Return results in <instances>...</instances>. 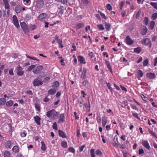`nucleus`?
Masks as SVG:
<instances>
[{"instance_id": "36", "label": "nucleus", "mask_w": 157, "mask_h": 157, "mask_svg": "<svg viewBox=\"0 0 157 157\" xmlns=\"http://www.w3.org/2000/svg\"><path fill=\"white\" fill-rule=\"evenodd\" d=\"M61 146L64 148H66L67 147V143L66 141H63L61 143Z\"/></svg>"}, {"instance_id": "16", "label": "nucleus", "mask_w": 157, "mask_h": 157, "mask_svg": "<svg viewBox=\"0 0 157 157\" xmlns=\"http://www.w3.org/2000/svg\"><path fill=\"white\" fill-rule=\"evenodd\" d=\"M59 136L62 137V138H66L67 136L65 134L64 132L62 131L59 130L58 131Z\"/></svg>"}, {"instance_id": "42", "label": "nucleus", "mask_w": 157, "mask_h": 157, "mask_svg": "<svg viewBox=\"0 0 157 157\" xmlns=\"http://www.w3.org/2000/svg\"><path fill=\"white\" fill-rule=\"evenodd\" d=\"M68 150L69 152L72 153H75V149L73 147H69L68 148Z\"/></svg>"}, {"instance_id": "40", "label": "nucleus", "mask_w": 157, "mask_h": 157, "mask_svg": "<svg viewBox=\"0 0 157 157\" xmlns=\"http://www.w3.org/2000/svg\"><path fill=\"white\" fill-rule=\"evenodd\" d=\"M13 104V102L12 101L10 100L7 101L6 103V105L8 106L12 105Z\"/></svg>"}, {"instance_id": "56", "label": "nucleus", "mask_w": 157, "mask_h": 157, "mask_svg": "<svg viewBox=\"0 0 157 157\" xmlns=\"http://www.w3.org/2000/svg\"><path fill=\"white\" fill-rule=\"evenodd\" d=\"M97 121L98 123H100L101 122V117L100 116H97Z\"/></svg>"}, {"instance_id": "15", "label": "nucleus", "mask_w": 157, "mask_h": 157, "mask_svg": "<svg viewBox=\"0 0 157 157\" xmlns=\"http://www.w3.org/2000/svg\"><path fill=\"white\" fill-rule=\"evenodd\" d=\"M2 2L5 5V8L6 9H10V6L8 0H2Z\"/></svg>"}, {"instance_id": "54", "label": "nucleus", "mask_w": 157, "mask_h": 157, "mask_svg": "<svg viewBox=\"0 0 157 157\" xmlns=\"http://www.w3.org/2000/svg\"><path fill=\"white\" fill-rule=\"evenodd\" d=\"M141 13V11L140 10L138 11L137 13H136V18H138L140 16Z\"/></svg>"}, {"instance_id": "2", "label": "nucleus", "mask_w": 157, "mask_h": 157, "mask_svg": "<svg viewBox=\"0 0 157 157\" xmlns=\"http://www.w3.org/2000/svg\"><path fill=\"white\" fill-rule=\"evenodd\" d=\"M141 44L144 45L149 46L150 48L151 47V44L150 39L148 38H146L145 39H143L141 41Z\"/></svg>"}, {"instance_id": "60", "label": "nucleus", "mask_w": 157, "mask_h": 157, "mask_svg": "<svg viewBox=\"0 0 157 157\" xmlns=\"http://www.w3.org/2000/svg\"><path fill=\"white\" fill-rule=\"evenodd\" d=\"M88 84V82L86 81H84L82 82V84L85 86H86Z\"/></svg>"}, {"instance_id": "23", "label": "nucleus", "mask_w": 157, "mask_h": 157, "mask_svg": "<svg viewBox=\"0 0 157 157\" xmlns=\"http://www.w3.org/2000/svg\"><path fill=\"white\" fill-rule=\"evenodd\" d=\"M22 9V7L20 6H17L15 7V10L16 12L17 13H19L20 12Z\"/></svg>"}, {"instance_id": "25", "label": "nucleus", "mask_w": 157, "mask_h": 157, "mask_svg": "<svg viewBox=\"0 0 157 157\" xmlns=\"http://www.w3.org/2000/svg\"><path fill=\"white\" fill-rule=\"evenodd\" d=\"M12 150L15 153L18 152L19 151V148L18 146L16 145L13 146Z\"/></svg>"}, {"instance_id": "49", "label": "nucleus", "mask_w": 157, "mask_h": 157, "mask_svg": "<svg viewBox=\"0 0 157 157\" xmlns=\"http://www.w3.org/2000/svg\"><path fill=\"white\" fill-rule=\"evenodd\" d=\"M59 86V83L58 82H55L53 83V86L56 87Z\"/></svg>"}, {"instance_id": "13", "label": "nucleus", "mask_w": 157, "mask_h": 157, "mask_svg": "<svg viewBox=\"0 0 157 157\" xmlns=\"http://www.w3.org/2000/svg\"><path fill=\"white\" fill-rule=\"evenodd\" d=\"M65 116L64 113H62L60 115L58 122L60 123L61 122H63L64 121Z\"/></svg>"}, {"instance_id": "28", "label": "nucleus", "mask_w": 157, "mask_h": 157, "mask_svg": "<svg viewBox=\"0 0 157 157\" xmlns=\"http://www.w3.org/2000/svg\"><path fill=\"white\" fill-rule=\"evenodd\" d=\"M6 102V99L4 98H0V105H4L5 104Z\"/></svg>"}, {"instance_id": "18", "label": "nucleus", "mask_w": 157, "mask_h": 157, "mask_svg": "<svg viewBox=\"0 0 157 157\" xmlns=\"http://www.w3.org/2000/svg\"><path fill=\"white\" fill-rule=\"evenodd\" d=\"M12 146V144L10 141H7L5 145V147L7 149L10 148Z\"/></svg>"}, {"instance_id": "26", "label": "nucleus", "mask_w": 157, "mask_h": 157, "mask_svg": "<svg viewBox=\"0 0 157 157\" xmlns=\"http://www.w3.org/2000/svg\"><path fill=\"white\" fill-rule=\"evenodd\" d=\"M41 149L42 151H45L46 149V147L44 144V142L43 141H41Z\"/></svg>"}, {"instance_id": "24", "label": "nucleus", "mask_w": 157, "mask_h": 157, "mask_svg": "<svg viewBox=\"0 0 157 157\" xmlns=\"http://www.w3.org/2000/svg\"><path fill=\"white\" fill-rule=\"evenodd\" d=\"M86 69H84L82 71V79H85L86 78Z\"/></svg>"}, {"instance_id": "21", "label": "nucleus", "mask_w": 157, "mask_h": 157, "mask_svg": "<svg viewBox=\"0 0 157 157\" xmlns=\"http://www.w3.org/2000/svg\"><path fill=\"white\" fill-rule=\"evenodd\" d=\"M84 26V23L83 22L78 23L77 24L75 27L76 29H78L82 28Z\"/></svg>"}, {"instance_id": "48", "label": "nucleus", "mask_w": 157, "mask_h": 157, "mask_svg": "<svg viewBox=\"0 0 157 157\" xmlns=\"http://www.w3.org/2000/svg\"><path fill=\"white\" fill-rule=\"evenodd\" d=\"M105 63H106V64L107 67L109 69H111V71L112 70L111 69V66L110 64V63L107 60H105Z\"/></svg>"}, {"instance_id": "35", "label": "nucleus", "mask_w": 157, "mask_h": 157, "mask_svg": "<svg viewBox=\"0 0 157 157\" xmlns=\"http://www.w3.org/2000/svg\"><path fill=\"white\" fill-rule=\"evenodd\" d=\"M110 25L109 23H105V27L107 30H109L110 29Z\"/></svg>"}, {"instance_id": "11", "label": "nucleus", "mask_w": 157, "mask_h": 157, "mask_svg": "<svg viewBox=\"0 0 157 157\" xmlns=\"http://www.w3.org/2000/svg\"><path fill=\"white\" fill-rule=\"evenodd\" d=\"M142 144L144 147L148 149H149L150 148V147L147 141L143 140L142 142Z\"/></svg>"}, {"instance_id": "27", "label": "nucleus", "mask_w": 157, "mask_h": 157, "mask_svg": "<svg viewBox=\"0 0 157 157\" xmlns=\"http://www.w3.org/2000/svg\"><path fill=\"white\" fill-rule=\"evenodd\" d=\"M107 118L105 117H104L102 118V126L104 127L107 123Z\"/></svg>"}, {"instance_id": "45", "label": "nucleus", "mask_w": 157, "mask_h": 157, "mask_svg": "<svg viewBox=\"0 0 157 157\" xmlns=\"http://www.w3.org/2000/svg\"><path fill=\"white\" fill-rule=\"evenodd\" d=\"M157 17V13H153L151 16V18L153 20H155Z\"/></svg>"}, {"instance_id": "63", "label": "nucleus", "mask_w": 157, "mask_h": 157, "mask_svg": "<svg viewBox=\"0 0 157 157\" xmlns=\"http://www.w3.org/2000/svg\"><path fill=\"white\" fill-rule=\"evenodd\" d=\"M88 54L89 56L91 58L94 57L93 52H89Z\"/></svg>"}, {"instance_id": "50", "label": "nucleus", "mask_w": 157, "mask_h": 157, "mask_svg": "<svg viewBox=\"0 0 157 157\" xmlns=\"http://www.w3.org/2000/svg\"><path fill=\"white\" fill-rule=\"evenodd\" d=\"M52 128H53L56 130H57L58 128L57 126V123L56 122H55L52 125Z\"/></svg>"}, {"instance_id": "6", "label": "nucleus", "mask_w": 157, "mask_h": 157, "mask_svg": "<svg viewBox=\"0 0 157 157\" xmlns=\"http://www.w3.org/2000/svg\"><path fill=\"white\" fill-rule=\"evenodd\" d=\"M13 21L14 25L17 29L20 28L18 20L16 15H13Z\"/></svg>"}, {"instance_id": "53", "label": "nucleus", "mask_w": 157, "mask_h": 157, "mask_svg": "<svg viewBox=\"0 0 157 157\" xmlns=\"http://www.w3.org/2000/svg\"><path fill=\"white\" fill-rule=\"evenodd\" d=\"M85 147V145L84 144L79 147V151L81 152L82 151L84 148Z\"/></svg>"}, {"instance_id": "58", "label": "nucleus", "mask_w": 157, "mask_h": 157, "mask_svg": "<svg viewBox=\"0 0 157 157\" xmlns=\"http://www.w3.org/2000/svg\"><path fill=\"white\" fill-rule=\"evenodd\" d=\"M23 1L25 2V4L27 5H29L30 3V0H23Z\"/></svg>"}, {"instance_id": "8", "label": "nucleus", "mask_w": 157, "mask_h": 157, "mask_svg": "<svg viewBox=\"0 0 157 157\" xmlns=\"http://www.w3.org/2000/svg\"><path fill=\"white\" fill-rule=\"evenodd\" d=\"M43 68V67L42 65L38 66L33 70V72L34 74H37Z\"/></svg>"}, {"instance_id": "19", "label": "nucleus", "mask_w": 157, "mask_h": 157, "mask_svg": "<svg viewBox=\"0 0 157 157\" xmlns=\"http://www.w3.org/2000/svg\"><path fill=\"white\" fill-rule=\"evenodd\" d=\"M34 119L35 122L38 125L40 124V118L38 116H36L34 117Z\"/></svg>"}, {"instance_id": "14", "label": "nucleus", "mask_w": 157, "mask_h": 157, "mask_svg": "<svg viewBox=\"0 0 157 157\" xmlns=\"http://www.w3.org/2000/svg\"><path fill=\"white\" fill-rule=\"evenodd\" d=\"M56 89L53 88L49 90L48 91V95H53L56 93Z\"/></svg>"}, {"instance_id": "1", "label": "nucleus", "mask_w": 157, "mask_h": 157, "mask_svg": "<svg viewBox=\"0 0 157 157\" xmlns=\"http://www.w3.org/2000/svg\"><path fill=\"white\" fill-rule=\"evenodd\" d=\"M59 115V113L53 109L49 110L46 113L47 116L48 117L50 118L52 120L57 118Z\"/></svg>"}, {"instance_id": "41", "label": "nucleus", "mask_w": 157, "mask_h": 157, "mask_svg": "<svg viewBox=\"0 0 157 157\" xmlns=\"http://www.w3.org/2000/svg\"><path fill=\"white\" fill-rule=\"evenodd\" d=\"M141 51V49L140 48L138 47L134 49V52L137 53H139Z\"/></svg>"}, {"instance_id": "29", "label": "nucleus", "mask_w": 157, "mask_h": 157, "mask_svg": "<svg viewBox=\"0 0 157 157\" xmlns=\"http://www.w3.org/2000/svg\"><path fill=\"white\" fill-rule=\"evenodd\" d=\"M147 29L146 27H145L143 28L142 31L141 32V34L143 35H144L147 33Z\"/></svg>"}, {"instance_id": "55", "label": "nucleus", "mask_w": 157, "mask_h": 157, "mask_svg": "<svg viewBox=\"0 0 157 157\" xmlns=\"http://www.w3.org/2000/svg\"><path fill=\"white\" fill-rule=\"evenodd\" d=\"M132 115L133 116H134L136 118L139 120H140V118L139 117L138 114L136 113H132Z\"/></svg>"}, {"instance_id": "4", "label": "nucleus", "mask_w": 157, "mask_h": 157, "mask_svg": "<svg viewBox=\"0 0 157 157\" xmlns=\"http://www.w3.org/2000/svg\"><path fill=\"white\" fill-rule=\"evenodd\" d=\"M36 6L39 9L42 8L44 5V2L43 0H36Z\"/></svg>"}, {"instance_id": "3", "label": "nucleus", "mask_w": 157, "mask_h": 157, "mask_svg": "<svg viewBox=\"0 0 157 157\" xmlns=\"http://www.w3.org/2000/svg\"><path fill=\"white\" fill-rule=\"evenodd\" d=\"M21 26L25 33H28L29 30L25 22H22L20 24Z\"/></svg>"}, {"instance_id": "38", "label": "nucleus", "mask_w": 157, "mask_h": 157, "mask_svg": "<svg viewBox=\"0 0 157 157\" xmlns=\"http://www.w3.org/2000/svg\"><path fill=\"white\" fill-rule=\"evenodd\" d=\"M148 131L150 133H151L152 136H153L155 138H157V135L156 133L150 129Z\"/></svg>"}, {"instance_id": "30", "label": "nucleus", "mask_w": 157, "mask_h": 157, "mask_svg": "<svg viewBox=\"0 0 157 157\" xmlns=\"http://www.w3.org/2000/svg\"><path fill=\"white\" fill-rule=\"evenodd\" d=\"M138 76L140 77H142L143 75V73L141 70H138L137 71Z\"/></svg>"}, {"instance_id": "33", "label": "nucleus", "mask_w": 157, "mask_h": 157, "mask_svg": "<svg viewBox=\"0 0 157 157\" xmlns=\"http://www.w3.org/2000/svg\"><path fill=\"white\" fill-rule=\"evenodd\" d=\"M55 39L58 43H61L62 42V40L59 39V36L56 35L55 36Z\"/></svg>"}, {"instance_id": "44", "label": "nucleus", "mask_w": 157, "mask_h": 157, "mask_svg": "<svg viewBox=\"0 0 157 157\" xmlns=\"http://www.w3.org/2000/svg\"><path fill=\"white\" fill-rule=\"evenodd\" d=\"M35 66V65H31L28 67L27 71H30L31 70L34 68Z\"/></svg>"}, {"instance_id": "7", "label": "nucleus", "mask_w": 157, "mask_h": 157, "mask_svg": "<svg viewBox=\"0 0 157 157\" xmlns=\"http://www.w3.org/2000/svg\"><path fill=\"white\" fill-rule=\"evenodd\" d=\"M42 83V82L38 78L35 79L33 82V84L34 86L40 85Z\"/></svg>"}, {"instance_id": "51", "label": "nucleus", "mask_w": 157, "mask_h": 157, "mask_svg": "<svg viewBox=\"0 0 157 157\" xmlns=\"http://www.w3.org/2000/svg\"><path fill=\"white\" fill-rule=\"evenodd\" d=\"M141 97L144 101H146L147 99V98L143 94H141L140 95Z\"/></svg>"}, {"instance_id": "43", "label": "nucleus", "mask_w": 157, "mask_h": 157, "mask_svg": "<svg viewBox=\"0 0 157 157\" xmlns=\"http://www.w3.org/2000/svg\"><path fill=\"white\" fill-rule=\"evenodd\" d=\"M130 106L133 109L136 110L137 111H138L139 109L136 105H135L132 104H130Z\"/></svg>"}, {"instance_id": "22", "label": "nucleus", "mask_w": 157, "mask_h": 157, "mask_svg": "<svg viewBox=\"0 0 157 157\" xmlns=\"http://www.w3.org/2000/svg\"><path fill=\"white\" fill-rule=\"evenodd\" d=\"M11 154L8 151H6L3 153V155L4 157H10Z\"/></svg>"}, {"instance_id": "12", "label": "nucleus", "mask_w": 157, "mask_h": 157, "mask_svg": "<svg viewBox=\"0 0 157 157\" xmlns=\"http://www.w3.org/2000/svg\"><path fill=\"white\" fill-rule=\"evenodd\" d=\"M78 61L81 64H85L86 63L85 58L82 56H79L78 57Z\"/></svg>"}, {"instance_id": "5", "label": "nucleus", "mask_w": 157, "mask_h": 157, "mask_svg": "<svg viewBox=\"0 0 157 157\" xmlns=\"http://www.w3.org/2000/svg\"><path fill=\"white\" fill-rule=\"evenodd\" d=\"M16 69L17 71V74L18 75L22 76L23 75L24 72L22 71L23 68L21 67L19 65L16 67Z\"/></svg>"}, {"instance_id": "9", "label": "nucleus", "mask_w": 157, "mask_h": 157, "mask_svg": "<svg viewBox=\"0 0 157 157\" xmlns=\"http://www.w3.org/2000/svg\"><path fill=\"white\" fill-rule=\"evenodd\" d=\"M125 41L126 43L128 45H132L134 43V41L130 38L129 36H128L126 37Z\"/></svg>"}, {"instance_id": "10", "label": "nucleus", "mask_w": 157, "mask_h": 157, "mask_svg": "<svg viewBox=\"0 0 157 157\" xmlns=\"http://www.w3.org/2000/svg\"><path fill=\"white\" fill-rule=\"evenodd\" d=\"M47 17V15L45 13H42L40 14L38 17V19L40 21H42L43 19L46 18Z\"/></svg>"}, {"instance_id": "62", "label": "nucleus", "mask_w": 157, "mask_h": 157, "mask_svg": "<svg viewBox=\"0 0 157 157\" xmlns=\"http://www.w3.org/2000/svg\"><path fill=\"white\" fill-rule=\"evenodd\" d=\"M100 14L101 16L102 17L104 18L105 20L107 19V18L106 17L105 14L104 13H103L101 12L100 13Z\"/></svg>"}, {"instance_id": "46", "label": "nucleus", "mask_w": 157, "mask_h": 157, "mask_svg": "<svg viewBox=\"0 0 157 157\" xmlns=\"http://www.w3.org/2000/svg\"><path fill=\"white\" fill-rule=\"evenodd\" d=\"M26 56L28 58L32 59V60H36L37 61H39V60L38 59H36V58H35L34 57H31L29 56L28 55H26Z\"/></svg>"}, {"instance_id": "61", "label": "nucleus", "mask_w": 157, "mask_h": 157, "mask_svg": "<svg viewBox=\"0 0 157 157\" xmlns=\"http://www.w3.org/2000/svg\"><path fill=\"white\" fill-rule=\"evenodd\" d=\"M72 47L73 48V49H71V51H76V46L75 45V44L74 43H73L72 44Z\"/></svg>"}, {"instance_id": "20", "label": "nucleus", "mask_w": 157, "mask_h": 157, "mask_svg": "<svg viewBox=\"0 0 157 157\" xmlns=\"http://www.w3.org/2000/svg\"><path fill=\"white\" fill-rule=\"evenodd\" d=\"M155 24V22L154 21H151L150 22L149 25V28L151 30L152 29L154 26V25Z\"/></svg>"}, {"instance_id": "34", "label": "nucleus", "mask_w": 157, "mask_h": 157, "mask_svg": "<svg viewBox=\"0 0 157 157\" xmlns=\"http://www.w3.org/2000/svg\"><path fill=\"white\" fill-rule=\"evenodd\" d=\"M97 26L100 30H103L105 29L104 26L102 24L98 25Z\"/></svg>"}, {"instance_id": "31", "label": "nucleus", "mask_w": 157, "mask_h": 157, "mask_svg": "<svg viewBox=\"0 0 157 157\" xmlns=\"http://www.w3.org/2000/svg\"><path fill=\"white\" fill-rule=\"evenodd\" d=\"M83 100L82 98H79L78 99V104L79 105V106L81 108L82 107L83 104Z\"/></svg>"}, {"instance_id": "32", "label": "nucleus", "mask_w": 157, "mask_h": 157, "mask_svg": "<svg viewBox=\"0 0 157 157\" xmlns=\"http://www.w3.org/2000/svg\"><path fill=\"white\" fill-rule=\"evenodd\" d=\"M96 155L100 156H102L103 155V153L100 150H97L96 151Z\"/></svg>"}, {"instance_id": "52", "label": "nucleus", "mask_w": 157, "mask_h": 157, "mask_svg": "<svg viewBox=\"0 0 157 157\" xmlns=\"http://www.w3.org/2000/svg\"><path fill=\"white\" fill-rule=\"evenodd\" d=\"M106 7L109 10H111L112 9V7L109 4H107L106 5Z\"/></svg>"}, {"instance_id": "64", "label": "nucleus", "mask_w": 157, "mask_h": 157, "mask_svg": "<svg viewBox=\"0 0 157 157\" xmlns=\"http://www.w3.org/2000/svg\"><path fill=\"white\" fill-rule=\"evenodd\" d=\"M144 151L142 149H140L139 150V154L141 155L142 154L144 153Z\"/></svg>"}, {"instance_id": "17", "label": "nucleus", "mask_w": 157, "mask_h": 157, "mask_svg": "<svg viewBox=\"0 0 157 157\" xmlns=\"http://www.w3.org/2000/svg\"><path fill=\"white\" fill-rule=\"evenodd\" d=\"M147 76L150 79H153L155 77V74L151 72L147 73L146 74Z\"/></svg>"}, {"instance_id": "59", "label": "nucleus", "mask_w": 157, "mask_h": 157, "mask_svg": "<svg viewBox=\"0 0 157 157\" xmlns=\"http://www.w3.org/2000/svg\"><path fill=\"white\" fill-rule=\"evenodd\" d=\"M35 107L38 111H40V106L38 104L36 103L35 104Z\"/></svg>"}, {"instance_id": "39", "label": "nucleus", "mask_w": 157, "mask_h": 157, "mask_svg": "<svg viewBox=\"0 0 157 157\" xmlns=\"http://www.w3.org/2000/svg\"><path fill=\"white\" fill-rule=\"evenodd\" d=\"M150 4L153 7L155 8L157 10V3L156 2H151L150 3Z\"/></svg>"}, {"instance_id": "37", "label": "nucleus", "mask_w": 157, "mask_h": 157, "mask_svg": "<svg viewBox=\"0 0 157 157\" xmlns=\"http://www.w3.org/2000/svg\"><path fill=\"white\" fill-rule=\"evenodd\" d=\"M90 153L91 157H95L94 149H91L90 150Z\"/></svg>"}, {"instance_id": "47", "label": "nucleus", "mask_w": 157, "mask_h": 157, "mask_svg": "<svg viewBox=\"0 0 157 157\" xmlns=\"http://www.w3.org/2000/svg\"><path fill=\"white\" fill-rule=\"evenodd\" d=\"M148 59H146L144 60V61L143 63V65L144 66H147V64L148 63Z\"/></svg>"}, {"instance_id": "57", "label": "nucleus", "mask_w": 157, "mask_h": 157, "mask_svg": "<svg viewBox=\"0 0 157 157\" xmlns=\"http://www.w3.org/2000/svg\"><path fill=\"white\" fill-rule=\"evenodd\" d=\"M13 68H11L9 70V74L11 75H13L14 74L13 73Z\"/></svg>"}]
</instances>
